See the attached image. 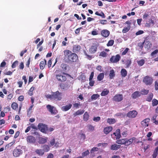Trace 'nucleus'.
Wrapping results in <instances>:
<instances>
[{
	"instance_id": "nucleus-1",
	"label": "nucleus",
	"mask_w": 158,
	"mask_h": 158,
	"mask_svg": "<svg viewBox=\"0 0 158 158\" xmlns=\"http://www.w3.org/2000/svg\"><path fill=\"white\" fill-rule=\"evenodd\" d=\"M64 60L67 62H75L78 59L77 55L68 50H65L64 52Z\"/></svg>"
},
{
	"instance_id": "nucleus-2",
	"label": "nucleus",
	"mask_w": 158,
	"mask_h": 158,
	"mask_svg": "<svg viewBox=\"0 0 158 158\" xmlns=\"http://www.w3.org/2000/svg\"><path fill=\"white\" fill-rule=\"evenodd\" d=\"M61 94L59 91H57L55 92H52L51 94L47 95L46 97L52 100L60 101L62 99Z\"/></svg>"
},
{
	"instance_id": "nucleus-3",
	"label": "nucleus",
	"mask_w": 158,
	"mask_h": 158,
	"mask_svg": "<svg viewBox=\"0 0 158 158\" xmlns=\"http://www.w3.org/2000/svg\"><path fill=\"white\" fill-rule=\"evenodd\" d=\"M67 74L62 73H60L56 74V77L58 81L63 82L65 81L66 80V77L65 75Z\"/></svg>"
},
{
	"instance_id": "nucleus-4",
	"label": "nucleus",
	"mask_w": 158,
	"mask_h": 158,
	"mask_svg": "<svg viewBox=\"0 0 158 158\" xmlns=\"http://www.w3.org/2000/svg\"><path fill=\"white\" fill-rule=\"evenodd\" d=\"M153 81V79L152 77L149 76H146L143 78V82L146 85H150L152 84Z\"/></svg>"
},
{
	"instance_id": "nucleus-5",
	"label": "nucleus",
	"mask_w": 158,
	"mask_h": 158,
	"mask_svg": "<svg viewBox=\"0 0 158 158\" xmlns=\"http://www.w3.org/2000/svg\"><path fill=\"white\" fill-rule=\"evenodd\" d=\"M46 107L47 110L52 114H56L58 112L56 108L54 106H52L50 105H48L46 106Z\"/></svg>"
},
{
	"instance_id": "nucleus-6",
	"label": "nucleus",
	"mask_w": 158,
	"mask_h": 158,
	"mask_svg": "<svg viewBox=\"0 0 158 158\" xmlns=\"http://www.w3.org/2000/svg\"><path fill=\"white\" fill-rule=\"evenodd\" d=\"M38 128L40 131L44 133L47 132L48 128L47 125L42 123H40L38 125Z\"/></svg>"
},
{
	"instance_id": "nucleus-7",
	"label": "nucleus",
	"mask_w": 158,
	"mask_h": 158,
	"mask_svg": "<svg viewBox=\"0 0 158 158\" xmlns=\"http://www.w3.org/2000/svg\"><path fill=\"white\" fill-rule=\"evenodd\" d=\"M121 59V56L119 54H117L115 56H112L110 58V60L112 63H117Z\"/></svg>"
},
{
	"instance_id": "nucleus-8",
	"label": "nucleus",
	"mask_w": 158,
	"mask_h": 158,
	"mask_svg": "<svg viewBox=\"0 0 158 158\" xmlns=\"http://www.w3.org/2000/svg\"><path fill=\"white\" fill-rule=\"evenodd\" d=\"M123 99V96L121 94H116L113 98V100L117 102L122 101Z\"/></svg>"
},
{
	"instance_id": "nucleus-9",
	"label": "nucleus",
	"mask_w": 158,
	"mask_h": 158,
	"mask_svg": "<svg viewBox=\"0 0 158 158\" xmlns=\"http://www.w3.org/2000/svg\"><path fill=\"white\" fill-rule=\"evenodd\" d=\"M98 46L99 44L98 43L93 44L89 49V52L91 53H94L97 51Z\"/></svg>"
},
{
	"instance_id": "nucleus-10",
	"label": "nucleus",
	"mask_w": 158,
	"mask_h": 158,
	"mask_svg": "<svg viewBox=\"0 0 158 158\" xmlns=\"http://www.w3.org/2000/svg\"><path fill=\"white\" fill-rule=\"evenodd\" d=\"M150 121V119L148 118L142 121L141 123L143 127L146 128L148 126Z\"/></svg>"
},
{
	"instance_id": "nucleus-11",
	"label": "nucleus",
	"mask_w": 158,
	"mask_h": 158,
	"mask_svg": "<svg viewBox=\"0 0 158 158\" xmlns=\"http://www.w3.org/2000/svg\"><path fill=\"white\" fill-rule=\"evenodd\" d=\"M137 113L136 111L133 110L129 112L127 114V116L130 118H134L136 116Z\"/></svg>"
},
{
	"instance_id": "nucleus-12",
	"label": "nucleus",
	"mask_w": 158,
	"mask_h": 158,
	"mask_svg": "<svg viewBox=\"0 0 158 158\" xmlns=\"http://www.w3.org/2000/svg\"><path fill=\"white\" fill-rule=\"evenodd\" d=\"M22 153V151L20 149L15 148L13 151V154L15 157L19 156Z\"/></svg>"
},
{
	"instance_id": "nucleus-13",
	"label": "nucleus",
	"mask_w": 158,
	"mask_h": 158,
	"mask_svg": "<svg viewBox=\"0 0 158 158\" xmlns=\"http://www.w3.org/2000/svg\"><path fill=\"white\" fill-rule=\"evenodd\" d=\"M135 137H133L129 139L126 138L125 145L127 146H128L130 145L132 143L133 141L135 140Z\"/></svg>"
},
{
	"instance_id": "nucleus-14",
	"label": "nucleus",
	"mask_w": 158,
	"mask_h": 158,
	"mask_svg": "<svg viewBox=\"0 0 158 158\" xmlns=\"http://www.w3.org/2000/svg\"><path fill=\"white\" fill-rule=\"evenodd\" d=\"M110 31L106 29H104L101 31V35L102 36L105 38L107 37L110 35Z\"/></svg>"
},
{
	"instance_id": "nucleus-15",
	"label": "nucleus",
	"mask_w": 158,
	"mask_h": 158,
	"mask_svg": "<svg viewBox=\"0 0 158 158\" xmlns=\"http://www.w3.org/2000/svg\"><path fill=\"white\" fill-rule=\"evenodd\" d=\"M27 140L28 142L30 143H34L35 142V138L31 135H29L27 137Z\"/></svg>"
},
{
	"instance_id": "nucleus-16",
	"label": "nucleus",
	"mask_w": 158,
	"mask_h": 158,
	"mask_svg": "<svg viewBox=\"0 0 158 158\" xmlns=\"http://www.w3.org/2000/svg\"><path fill=\"white\" fill-rule=\"evenodd\" d=\"M84 111L85 110H79L73 114V117H75L78 115H82L84 113Z\"/></svg>"
},
{
	"instance_id": "nucleus-17",
	"label": "nucleus",
	"mask_w": 158,
	"mask_h": 158,
	"mask_svg": "<svg viewBox=\"0 0 158 158\" xmlns=\"http://www.w3.org/2000/svg\"><path fill=\"white\" fill-rule=\"evenodd\" d=\"M121 147V145L114 144L111 146L110 149L112 150H117L120 148Z\"/></svg>"
},
{
	"instance_id": "nucleus-18",
	"label": "nucleus",
	"mask_w": 158,
	"mask_h": 158,
	"mask_svg": "<svg viewBox=\"0 0 158 158\" xmlns=\"http://www.w3.org/2000/svg\"><path fill=\"white\" fill-rule=\"evenodd\" d=\"M113 135L116 136V139H118L121 137L120 130L119 129H117L115 132L113 133Z\"/></svg>"
},
{
	"instance_id": "nucleus-19",
	"label": "nucleus",
	"mask_w": 158,
	"mask_h": 158,
	"mask_svg": "<svg viewBox=\"0 0 158 158\" xmlns=\"http://www.w3.org/2000/svg\"><path fill=\"white\" fill-rule=\"evenodd\" d=\"M81 48V47L79 45H78L77 44L73 45V51L74 52L77 53L79 51Z\"/></svg>"
},
{
	"instance_id": "nucleus-20",
	"label": "nucleus",
	"mask_w": 158,
	"mask_h": 158,
	"mask_svg": "<svg viewBox=\"0 0 158 158\" xmlns=\"http://www.w3.org/2000/svg\"><path fill=\"white\" fill-rule=\"evenodd\" d=\"M141 96L140 92L139 91H136L134 92L132 94V97L133 99H135Z\"/></svg>"
},
{
	"instance_id": "nucleus-21",
	"label": "nucleus",
	"mask_w": 158,
	"mask_h": 158,
	"mask_svg": "<svg viewBox=\"0 0 158 158\" xmlns=\"http://www.w3.org/2000/svg\"><path fill=\"white\" fill-rule=\"evenodd\" d=\"M112 129L113 128L112 127H108L104 128L103 131L105 134H107L111 131Z\"/></svg>"
},
{
	"instance_id": "nucleus-22",
	"label": "nucleus",
	"mask_w": 158,
	"mask_h": 158,
	"mask_svg": "<svg viewBox=\"0 0 158 158\" xmlns=\"http://www.w3.org/2000/svg\"><path fill=\"white\" fill-rule=\"evenodd\" d=\"M46 64L47 62L45 59H44L43 60L41 61L40 64V69L42 70L44 69L45 65H46Z\"/></svg>"
},
{
	"instance_id": "nucleus-23",
	"label": "nucleus",
	"mask_w": 158,
	"mask_h": 158,
	"mask_svg": "<svg viewBox=\"0 0 158 158\" xmlns=\"http://www.w3.org/2000/svg\"><path fill=\"white\" fill-rule=\"evenodd\" d=\"M72 105L69 104L65 106H64L62 107V110L64 111H66L69 110L72 107Z\"/></svg>"
},
{
	"instance_id": "nucleus-24",
	"label": "nucleus",
	"mask_w": 158,
	"mask_h": 158,
	"mask_svg": "<svg viewBox=\"0 0 158 158\" xmlns=\"http://www.w3.org/2000/svg\"><path fill=\"white\" fill-rule=\"evenodd\" d=\"M35 152L39 156H42L44 154V152L41 149H37L35 151Z\"/></svg>"
},
{
	"instance_id": "nucleus-25",
	"label": "nucleus",
	"mask_w": 158,
	"mask_h": 158,
	"mask_svg": "<svg viewBox=\"0 0 158 158\" xmlns=\"http://www.w3.org/2000/svg\"><path fill=\"white\" fill-rule=\"evenodd\" d=\"M126 138L121 139L116 141V143L119 144H123L125 145Z\"/></svg>"
},
{
	"instance_id": "nucleus-26",
	"label": "nucleus",
	"mask_w": 158,
	"mask_h": 158,
	"mask_svg": "<svg viewBox=\"0 0 158 158\" xmlns=\"http://www.w3.org/2000/svg\"><path fill=\"white\" fill-rule=\"evenodd\" d=\"M104 75L103 73H99L97 79L99 81H101L104 78Z\"/></svg>"
},
{
	"instance_id": "nucleus-27",
	"label": "nucleus",
	"mask_w": 158,
	"mask_h": 158,
	"mask_svg": "<svg viewBox=\"0 0 158 158\" xmlns=\"http://www.w3.org/2000/svg\"><path fill=\"white\" fill-rule=\"evenodd\" d=\"M89 115L87 112H85L83 115V120L84 121H87L89 119Z\"/></svg>"
},
{
	"instance_id": "nucleus-28",
	"label": "nucleus",
	"mask_w": 158,
	"mask_h": 158,
	"mask_svg": "<svg viewBox=\"0 0 158 158\" xmlns=\"http://www.w3.org/2000/svg\"><path fill=\"white\" fill-rule=\"evenodd\" d=\"M42 148H43V150L44 152H47L49 151L50 150V147L48 145L44 144V145L42 146Z\"/></svg>"
},
{
	"instance_id": "nucleus-29",
	"label": "nucleus",
	"mask_w": 158,
	"mask_h": 158,
	"mask_svg": "<svg viewBox=\"0 0 158 158\" xmlns=\"http://www.w3.org/2000/svg\"><path fill=\"white\" fill-rule=\"evenodd\" d=\"M109 93V91L106 89H105L103 91H102L101 94V96H105L107 95Z\"/></svg>"
},
{
	"instance_id": "nucleus-30",
	"label": "nucleus",
	"mask_w": 158,
	"mask_h": 158,
	"mask_svg": "<svg viewBox=\"0 0 158 158\" xmlns=\"http://www.w3.org/2000/svg\"><path fill=\"white\" fill-rule=\"evenodd\" d=\"M95 14L96 15L101 16L102 18H105L104 14L102 11H101L100 13H99L98 11H97L95 12Z\"/></svg>"
},
{
	"instance_id": "nucleus-31",
	"label": "nucleus",
	"mask_w": 158,
	"mask_h": 158,
	"mask_svg": "<svg viewBox=\"0 0 158 158\" xmlns=\"http://www.w3.org/2000/svg\"><path fill=\"white\" fill-rule=\"evenodd\" d=\"M34 105L32 104L29 108L28 110L27 111V116L29 117H30L31 116V114L32 113V108L33 107Z\"/></svg>"
},
{
	"instance_id": "nucleus-32",
	"label": "nucleus",
	"mask_w": 158,
	"mask_h": 158,
	"mask_svg": "<svg viewBox=\"0 0 158 158\" xmlns=\"http://www.w3.org/2000/svg\"><path fill=\"white\" fill-rule=\"evenodd\" d=\"M115 76V74L114 70L113 69H111L110 71L109 74V77L110 79H112L114 78Z\"/></svg>"
},
{
	"instance_id": "nucleus-33",
	"label": "nucleus",
	"mask_w": 158,
	"mask_h": 158,
	"mask_svg": "<svg viewBox=\"0 0 158 158\" xmlns=\"http://www.w3.org/2000/svg\"><path fill=\"white\" fill-rule=\"evenodd\" d=\"M116 122L115 119L114 118H108L107 119V122L110 124H113Z\"/></svg>"
},
{
	"instance_id": "nucleus-34",
	"label": "nucleus",
	"mask_w": 158,
	"mask_h": 158,
	"mask_svg": "<svg viewBox=\"0 0 158 158\" xmlns=\"http://www.w3.org/2000/svg\"><path fill=\"white\" fill-rule=\"evenodd\" d=\"M145 44V48H147L148 49L150 48L152 46L151 43L149 41H146Z\"/></svg>"
},
{
	"instance_id": "nucleus-35",
	"label": "nucleus",
	"mask_w": 158,
	"mask_h": 158,
	"mask_svg": "<svg viewBox=\"0 0 158 158\" xmlns=\"http://www.w3.org/2000/svg\"><path fill=\"white\" fill-rule=\"evenodd\" d=\"M121 73L123 77H125L127 75V71L125 69H122L121 71Z\"/></svg>"
},
{
	"instance_id": "nucleus-36",
	"label": "nucleus",
	"mask_w": 158,
	"mask_h": 158,
	"mask_svg": "<svg viewBox=\"0 0 158 158\" xmlns=\"http://www.w3.org/2000/svg\"><path fill=\"white\" fill-rule=\"evenodd\" d=\"M46 142L47 139L45 138L41 137L39 139V142L40 143L44 144L46 143Z\"/></svg>"
},
{
	"instance_id": "nucleus-37",
	"label": "nucleus",
	"mask_w": 158,
	"mask_h": 158,
	"mask_svg": "<svg viewBox=\"0 0 158 158\" xmlns=\"http://www.w3.org/2000/svg\"><path fill=\"white\" fill-rule=\"evenodd\" d=\"M35 89V88L33 86L31 87L29 90L28 93V94L31 96L33 95V91Z\"/></svg>"
},
{
	"instance_id": "nucleus-38",
	"label": "nucleus",
	"mask_w": 158,
	"mask_h": 158,
	"mask_svg": "<svg viewBox=\"0 0 158 158\" xmlns=\"http://www.w3.org/2000/svg\"><path fill=\"white\" fill-rule=\"evenodd\" d=\"M138 64L139 66H142L145 63L144 60L142 59L137 61Z\"/></svg>"
},
{
	"instance_id": "nucleus-39",
	"label": "nucleus",
	"mask_w": 158,
	"mask_h": 158,
	"mask_svg": "<svg viewBox=\"0 0 158 158\" xmlns=\"http://www.w3.org/2000/svg\"><path fill=\"white\" fill-rule=\"evenodd\" d=\"M141 95H145L149 93V90L143 89L140 92Z\"/></svg>"
},
{
	"instance_id": "nucleus-40",
	"label": "nucleus",
	"mask_w": 158,
	"mask_h": 158,
	"mask_svg": "<svg viewBox=\"0 0 158 158\" xmlns=\"http://www.w3.org/2000/svg\"><path fill=\"white\" fill-rule=\"evenodd\" d=\"M152 106H154L158 105V100L156 99H154L152 101Z\"/></svg>"
},
{
	"instance_id": "nucleus-41",
	"label": "nucleus",
	"mask_w": 158,
	"mask_h": 158,
	"mask_svg": "<svg viewBox=\"0 0 158 158\" xmlns=\"http://www.w3.org/2000/svg\"><path fill=\"white\" fill-rule=\"evenodd\" d=\"M100 96L98 94H93L91 96V99L92 100H96Z\"/></svg>"
},
{
	"instance_id": "nucleus-42",
	"label": "nucleus",
	"mask_w": 158,
	"mask_h": 158,
	"mask_svg": "<svg viewBox=\"0 0 158 158\" xmlns=\"http://www.w3.org/2000/svg\"><path fill=\"white\" fill-rule=\"evenodd\" d=\"M145 42V40H144L143 42H140L138 44V46L140 48L141 50L142 49L144 45V43Z\"/></svg>"
},
{
	"instance_id": "nucleus-43",
	"label": "nucleus",
	"mask_w": 158,
	"mask_h": 158,
	"mask_svg": "<svg viewBox=\"0 0 158 158\" xmlns=\"http://www.w3.org/2000/svg\"><path fill=\"white\" fill-rule=\"evenodd\" d=\"M11 107L13 109L16 110L18 108V104L16 102H13L11 104Z\"/></svg>"
},
{
	"instance_id": "nucleus-44",
	"label": "nucleus",
	"mask_w": 158,
	"mask_h": 158,
	"mask_svg": "<svg viewBox=\"0 0 158 158\" xmlns=\"http://www.w3.org/2000/svg\"><path fill=\"white\" fill-rule=\"evenodd\" d=\"M131 61L130 60H127L126 61L125 64L126 65V68H128L129 67L131 64Z\"/></svg>"
},
{
	"instance_id": "nucleus-45",
	"label": "nucleus",
	"mask_w": 158,
	"mask_h": 158,
	"mask_svg": "<svg viewBox=\"0 0 158 158\" xmlns=\"http://www.w3.org/2000/svg\"><path fill=\"white\" fill-rule=\"evenodd\" d=\"M107 54L106 53L105 51H103L100 53L99 56H100L105 57L107 56Z\"/></svg>"
},
{
	"instance_id": "nucleus-46",
	"label": "nucleus",
	"mask_w": 158,
	"mask_h": 158,
	"mask_svg": "<svg viewBox=\"0 0 158 158\" xmlns=\"http://www.w3.org/2000/svg\"><path fill=\"white\" fill-rule=\"evenodd\" d=\"M63 70L65 71L67 69V67L68 65L67 64H62L60 66Z\"/></svg>"
},
{
	"instance_id": "nucleus-47",
	"label": "nucleus",
	"mask_w": 158,
	"mask_h": 158,
	"mask_svg": "<svg viewBox=\"0 0 158 158\" xmlns=\"http://www.w3.org/2000/svg\"><path fill=\"white\" fill-rule=\"evenodd\" d=\"M153 97V94L152 93L150 94L147 98V101L148 102H151L152 99Z\"/></svg>"
},
{
	"instance_id": "nucleus-48",
	"label": "nucleus",
	"mask_w": 158,
	"mask_h": 158,
	"mask_svg": "<svg viewBox=\"0 0 158 158\" xmlns=\"http://www.w3.org/2000/svg\"><path fill=\"white\" fill-rule=\"evenodd\" d=\"M114 43V41L113 40H110L109 41L108 43L106 44L107 46L109 47V46H112Z\"/></svg>"
},
{
	"instance_id": "nucleus-49",
	"label": "nucleus",
	"mask_w": 158,
	"mask_h": 158,
	"mask_svg": "<svg viewBox=\"0 0 158 158\" xmlns=\"http://www.w3.org/2000/svg\"><path fill=\"white\" fill-rule=\"evenodd\" d=\"M60 87L62 89H64L68 87V85L66 83H61L60 85Z\"/></svg>"
},
{
	"instance_id": "nucleus-50",
	"label": "nucleus",
	"mask_w": 158,
	"mask_h": 158,
	"mask_svg": "<svg viewBox=\"0 0 158 158\" xmlns=\"http://www.w3.org/2000/svg\"><path fill=\"white\" fill-rule=\"evenodd\" d=\"M130 29V26H129L128 27H124L123 29L122 32L123 33H125L127 32V31H128Z\"/></svg>"
},
{
	"instance_id": "nucleus-51",
	"label": "nucleus",
	"mask_w": 158,
	"mask_h": 158,
	"mask_svg": "<svg viewBox=\"0 0 158 158\" xmlns=\"http://www.w3.org/2000/svg\"><path fill=\"white\" fill-rule=\"evenodd\" d=\"M73 106L76 108H78L79 106H81V105L80 104V103L78 102V103H75L73 104Z\"/></svg>"
},
{
	"instance_id": "nucleus-52",
	"label": "nucleus",
	"mask_w": 158,
	"mask_h": 158,
	"mask_svg": "<svg viewBox=\"0 0 158 158\" xmlns=\"http://www.w3.org/2000/svg\"><path fill=\"white\" fill-rule=\"evenodd\" d=\"M89 154V152L88 150H87L82 153V156L84 157L88 155Z\"/></svg>"
},
{
	"instance_id": "nucleus-53",
	"label": "nucleus",
	"mask_w": 158,
	"mask_h": 158,
	"mask_svg": "<svg viewBox=\"0 0 158 158\" xmlns=\"http://www.w3.org/2000/svg\"><path fill=\"white\" fill-rule=\"evenodd\" d=\"M18 61L17 60H16L14 62L12 65V68H14L16 67V66L18 64Z\"/></svg>"
},
{
	"instance_id": "nucleus-54",
	"label": "nucleus",
	"mask_w": 158,
	"mask_h": 158,
	"mask_svg": "<svg viewBox=\"0 0 158 158\" xmlns=\"http://www.w3.org/2000/svg\"><path fill=\"white\" fill-rule=\"evenodd\" d=\"M129 50V48H126L125 49L122 53L121 55L123 56L126 55Z\"/></svg>"
},
{
	"instance_id": "nucleus-55",
	"label": "nucleus",
	"mask_w": 158,
	"mask_h": 158,
	"mask_svg": "<svg viewBox=\"0 0 158 158\" xmlns=\"http://www.w3.org/2000/svg\"><path fill=\"white\" fill-rule=\"evenodd\" d=\"M100 23L102 25H105L107 24V21L106 19L101 20H100Z\"/></svg>"
},
{
	"instance_id": "nucleus-56",
	"label": "nucleus",
	"mask_w": 158,
	"mask_h": 158,
	"mask_svg": "<svg viewBox=\"0 0 158 158\" xmlns=\"http://www.w3.org/2000/svg\"><path fill=\"white\" fill-rule=\"evenodd\" d=\"M94 71L92 72L89 78V80H92L94 76Z\"/></svg>"
},
{
	"instance_id": "nucleus-57",
	"label": "nucleus",
	"mask_w": 158,
	"mask_h": 158,
	"mask_svg": "<svg viewBox=\"0 0 158 158\" xmlns=\"http://www.w3.org/2000/svg\"><path fill=\"white\" fill-rule=\"evenodd\" d=\"M89 129L90 131H93L94 129V127L91 125H89L88 126Z\"/></svg>"
},
{
	"instance_id": "nucleus-58",
	"label": "nucleus",
	"mask_w": 158,
	"mask_h": 158,
	"mask_svg": "<svg viewBox=\"0 0 158 158\" xmlns=\"http://www.w3.org/2000/svg\"><path fill=\"white\" fill-rule=\"evenodd\" d=\"M93 120L94 121L96 122H98L100 120V117L99 116L96 117H94Z\"/></svg>"
},
{
	"instance_id": "nucleus-59",
	"label": "nucleus",
	"mask_w": 158,
	"mask_h": 158,
	"mask_svg": "<svg viewBox=\"0 0 158 158\" xmlns=\"http://www.w3.org/2000/svg\"><path fill=\"white\" fill-rule=\"evenodd\" d=\"M89 85L91 86H94L95 83L94 81L92 80H89Z\"/></svg>"
},
{
	"instance_id": "nucleus-60",
	"label": "nucleus",
	"mask_w": 158,
	"mask_h": 158,
	"mask_svg": "<svg viewBox=\"0 0 158 158\" xmlns=\"http://www.w3.org/2000/svg\"><path fill=\"white\" fill-rule=\"evenodd\" d=\"M91 34L93 35H97L98 34V31L95 30H93L91 31Z\"/></svg>"
},
{
	"instance_id": "nucleus-61",
	"label": "nucleus",
	"mask_w": 158,
	"mask_h": 158,
	"mask_svg": "<svg viewBox=\"0 0 158 158\" xmlns=\"http://www.w3.org/2000/svg\"><path fill=\"white\" fill-rule=\"evenodd\" d=\"M155 89L156 90L158 89V82L157 81L155 82Z\"/></svg>"
},
{
	"instance_id": "nucleus-62",
	"label": "nucleus",
	"mask_w": 158,
	"mask_h": 158,
	"mask_svg": "<svg viewBox=\"0 0 158 158\" xmlns=\"http://www.w3.org/2000/svg\"><path fill=\"white\" fill-rule=\"evenodd\" d=\"M102 66L101 65H98L97 66L96 68V69L99 71L100 72H101L102 71Z\"/></svg>"
},
{
	"instance_id": "nucleus-63",
	"label": "nucleus",
	"mask_w": 158,
	"mask_h": 158,
	"mask_svg": "<svg viewBox=\"0 0 158 158\" xmlns=\"http://www.w3.org/2000/svg\"><path fill=\"white\" fill-rule=\"evenodd\" d=\"M55 139L54 138H53L52 139L50 142V145L51 146H53L54 144L55 143Z\"/></svg>"
},
{
	"instance_id": "nucleus-64",
	"label": "nucleus",
	"mask_w": 158,
	"mask_h": 158,
	"mask_svg": "<svg viewBox=\"0 0 158 158\" xmlns=\"http://www.w3.org/2000/svg\"><path fill=\"white\" fill-rule=\"evenodd\" d=\"M158 53V50L156 49L151 53V55L152 56H153L154 55Z\"/></svg>"
}]
</instances>
